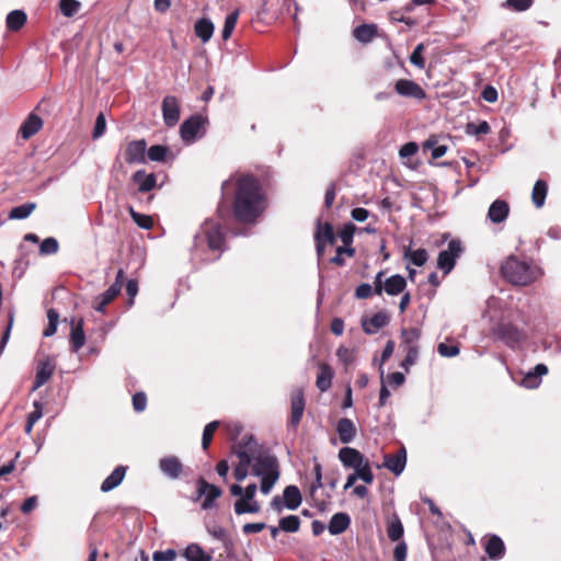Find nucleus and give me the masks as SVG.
<instances>
[{"label": "nucleus", "mask_w": 561, "mask_h": 561, "mask_svg": "<svg viewBox=\"0 0 561 561\" xmlns=\"http://www.w3.org/2000/svg\"><path fill=\"white\" fill-rule=\"evenodd\" d=\"M423 148L425 150L428 149L432 151L433 159L442 158L447 152V146L438 144V140L435 136L427 138L423 144Z\"/></svg>", "instance_id": "nucleus-39"}, {"label": "nucleus", "mask_w": 561, "mask_h": 561, "mask_svg": "<svg viewBox=\"0 0 561 561\" xmlns=\"http://www.w3.org/2000/svg\"><path fill=\"white\" fill-rule=\"evenodd\" d=\"M386 530H387L388 538L391 541L396 542V541H400L402 539L403 534H404V528H403L401 519L399 518V516L397 514H392L387 519Z\"/></svg>", "instance_id": "nucleus-26"}, {"label": "nucleus", "mask_w": 561, "mask_h": 561, "mask_svg": "<svg viewBox=\"0 0 561 561\" xmlns=\"http://www.w3.org/2000/svg\"><path fill=\"white\" fill-rule=\"evenodd\" d=\"M159 469L169 479H179L183 472V465L176 456H167L159 460Z\"/></svg>", "instance_id": "nucleus-14"}, {"label": "nucleus", "mask_w": 561, "mask_h": 561, "mask_svg": "<svg viewBox=\"0 0 561 561\" xmlns=\"http://www.w3.org/2000/svg\"><path fill=\"white\" fill-rule=\"evenodd\" d=\"M214 23L206 18H202L196 21L194 31L196 36L203 42L207 43L214 34Z\"/></svg>", "instance_id": "nucleus-30"}, {"label": "nucleus", "mask_w": 561, "mask_h": 561, "mask_svg": "<svg viewBox=\"0 0 561 561\" xmlns=\"http://www.w3.org/2000/svg\"><path fill=\"white\" fill-rule=\"evenodd\" d=\"M374 293V288L368 283H363L359 286H357L355 290V296L358 299H367L369 298Z\"/></svg>", "instance_id": "nucleus-63"}, {"label": "nucleus", "mask_w": 561, "mask_h": 561, "mask_svg": "<svg viewBox=\"0 0 561 561\" xmlns=\"http://www.w3.org/2000/svg\"><path fill=\"white\" fill-rule=\"evenodd\" d=\"M105 129H106L105 116L103 113H99V115L96 116L93 133H92L93 139H98V138L102 137L105 133Z\"/></svg>", "instance_id": "nucleus-57"}, {"label": "nucleus", "mask_w": 561, "mask_h": 561, "mask_svg": "<svg viewBox=\"0 0 561 561\" xmlns=\"http://www.w3.org/2000/svg\"><path fill=\"white\" fill-rule=\"evenodd\" d=\"M81 8V3L77 0H60L59 9L62 15L66 18H72L78 13Z\"/></svg>", "instance_id": "nucleus-45"}, {"label": "nucleus", "mask_w": 561, "mask_h": 561, "mask_svg": "<svg viewBox=\"0 0 561 561\" xmlns=\"http://www.w3.org/2000/svg\"><path fill=\"white\" fill-rule=\"evenodd\" d=\"M357 476H358V479L363 480L364 482L366 483H373L374 481V474L371 472V469H370V466H369V462L367 460H365L363 462V465H360L359 467H357L355 469Z\"/></svg>", "instance_id": "nucleus-55"}, {"label": "nucleus", "mask_w": 561, "mask_h": 561, "mask_svg": "<svg viewBox=\"0 0 561 561\" xmlns=\"http://www.w3.org/2000/svg\"><path fill=\"white\" fill-rule=\"evenodd\" d=\"M333 370L328 365L320 366V373L317 376L316 386L321 392H325L331 388L333 379Z\"/></svg>", "instance_id": "nucleus-33"}, {"label": "nucleus", "mask_w": 561, "mask_h": 561, "mask_svg": "<svg viewBox=\"0 0 561 561\" xmlns=\"http://www.w3.org/2000/svg\"><path fill=\"white\" fill-rule=\"evenodd\" d=\"M238 18H239V10H234L233 12H231L230 14H228L226 16L224 28L221 32V37L224 41H227L231 36V34L236 27V24L238 22Z\"/></svg>", "instance_id": "nucleus-43"}, {"label": "nucleus", "mask_w": 561, "mask_h": 561, "mask_svg": "<svg viewBox=\"0 0 561 561\" xmlns=\"http://www.w3.org/2000/svg\"><path fill=\"white\" fill-rule=\"evenodd\" d=\"M233 508L237 515H242L259 513L261 506L257 501L245 500V497L241 496L234 502Z\"/></svg>", "instance_id": "nucleus-34"}, {"label": "nucleus", "mask_w": 561, "mask_h": 561, "mask_svg": "<svg viewBox=\"0 0 561 561\" xmlns=\"http://www.w3.org/2000/svg\"><path fill=\"white\" fill-rule=\"evenodd\" d=\"M207 248L210 251H225V233L220 224H217L210 219H206L199 230L194 236V244L192 248V254L195 257H199L202 261H208L203 257L199 252Z\"/></svg>", "instance_id": "nucleus-2"}, {"label": "nucleus", "mask_w": 561, "mask_h": 561, "mask_svg": "<svg viewBox=\"0 0 561 561\" xmlns=\"http://www.w3.org/2000/svg\"><path fill=\"white\" fill-rule=\"evenodd\" d=\"M257 451V442L252 435H244L234 447V454L239 458L238 465L233 469V476L238 482H242L249 474V468H252L253 454Z\"/></svg>", "instance_id": "nucleus-5"}, {"label": "nucleus", "mask_w": 561, "mask_h": 561, "mask_svg": "<svg viewBox=\"0 0 561 561\" xmlns=\"http://www.w3.org/2000/svg\"><path fill=\"white\" fill-rule=\"evenodd\" d=\"M251 473L261 479L260 490L268 494L278 481L280 471L277 458L267 453L253 454Z\"/></svg>", "instance_id": "nucleus-4"}, {"label": "nucleus", "mask_w": 561, "mask_h": 561, "mask_svg": "<svg viewBox=\"0 0 561 561\" xmlns=\"http://www.w3.org/2000/svg\"><path fill=\"white\" fill-rule=\"evenodd\" d=\"M300 519L296 515H288L279 519V528L286 533H296L299 530Z\"/></svg>", "instance_id": "nucleus-44"}, {"label": "nucleus", "mask_w": 561, "mask_h": 561, "mask_svg": "<svg viewBox=\"0 0 561 561\" xmlns=\"http://www.w3.org/2000/svg\"><path fill=\"white\" fill-rule=\"evenodd\" d=\"M377 34V25L375 24H362L354 28L353 35L354 37L364 44H367L373 41V38Z\"/></svg>", "instance_id": "nucleus-31"}, {"label": "nucleus", "mask_w": 561, "mask_h": 561, "mask_svg": "<svg viewBox=\"0 0 561 561\" xmlns=\"http://www.w3.org/2000/svg\"><path fill=\"white\" fill-rule=\"evenodd\" d=\"M491 131V127L488 122L482 121L479 124L468 123L466 125V134L469 136L486 135Z\"/></svg>", "instance_id": "nucleus-46"}, {"label": "nucleus", "mask_w": 561, "mask_h": 561, "mask_svg": "<svg viewBox=\"0 0 561 561\" xmlns=\"http://www.w3.org/2000/svg\"><path fill=\"white\" fill-rule=\"evenodd\" d=\"M403 259L409 260L415 266H423L427 262L428 254L425 249L411 250L410 247H405Z\"/></svg>", "instance_id": "nucleus-36"}, {"label": "nucleus", "mask_w": 561, "mask_h": 561, "mask_svg": "<svg viewBox=\"0 0 561 561\" xmlns=\"http://www.w3.org/2000/svg\"><path fill=\"white\" fill-rule=\"evenodd\" d=\"M121 290L122 289L118 288V284H112L108 289L98 297V299H103L104 304H110L121 293Z\"/></svg>", "instance_id": "nucleus-62"}, {"label": "nucleus", "mask_w": 561, "mask_h": 561, "mask_svg": "<svg viewBox=\"0 0 561 561\" xmlns=\"http://www.w3.org/2000/svg\"><path fill=\"white\" fill-rule=\"evenodd\" d=\"M510 205L504 199L494 201L488 210V218L493 224H501L508 217Z\"/></svg>", "instance_id": "nucleus-21"}, {"label": "nucleus", "mask_w": 561, "mask_h": 561, "mask_svg": "<svg viewBox=\"0 0 561 561\" xmlns=\"http://www.w3.org/2000/svg\"><path fill=\"white\" fill-rule=\"evenodd\" d=\"M147 142L145 139L133 140L127 144L124 152L128 164H141L146 162Z\"/></svg>", "instance_id": "nucleus-10"}, {"label": "nucleus", "mask_w": 561, "mask_h": 561, "mask_svg": "<svg viewBox=\"0 0 561 561\" xmlns=\"http://www.w3.org/2000/svg\"><path fill=\"white\" fill-rule=\"evenodd\" d=\"M424 45L419 44L410 56V62L420 69H423L425 67V60L422 55Z\"/></svg>", "instance_id": "nucleus-56"}, {"label": "nucleus", "mask_w": 561, "mask_h": 561, "mask_svg": "<svg viewBox=\"0 0 561 561\" xmlns=\"http://www.w3.org/2000/svg\"><path fill=\"white\" fill-rule=\"evenodd\" d=\"M59 250V243L54 237H48L41 242L39 253L42 255H51Z\"/></svg>", "instance_id": "nucleus-49"}, {"label": "nucleus", "mask_w": 561, "mask_h": 561, "mask_svg": "<svg viewBox=\"0 0 561 561\" xmlns=\"http://www.w3.org/2000/svg\"><path fill=\"white\" fill-rule=\"evenodd\" d=\"M201 115H193L184 121L180 127V134L185 142H193L198 137L201 129L205 124Z\"/></svg>", "instance_id": "nucleus-11"}, {"label": "nucleus", "mask_w": 561, "mask_h": 561, "mask_svg": "<svg viewBox=\"0 0 561 561\" xmlns=\"http://www.w3.org/2000/svg\"><path fill=\"white\" fill-rule=\"evenodd\" d=\"M336 356L344 365H350L355 359V352L347 347L341 346L336 351Z\"/></svg>", "instance_id": "nucleus-58"}, {"label": "nucleus", "mask_w": 561, "mask_h": 561, "mask_svg": "<svg viewBox=\"0 0 561 561\" xmlns=\"http://www.w3.org/2000/svg\"><path fill=\"white\" fill-rule=\"evenodd\" d=\"M314 240H316V242L321 241L324 243L333 244L335 242V234H334L332 225L329 222L321 225V222L319 220L317 230L314 233Z\"/></svg>", "instance_id": "nucleus-37"}, {"label": "nucleus", "mask_w": 561, "mask_h": 561, "mask_svg": "<svg viewBox=\"0 0 561 561\" xmlns=\"http://www.w3.org/2000/svg\"><path fill=\"white\" fill-rule=\"evenodd\" d=\"M501 273L507 282L516 286L530 285L541 275L538 266L515 255L505 260L501 266Z\"/></svg>", "instance_id": "nucleus-3"}, {"label": "nucleus", "mask_w": 561, "mask_h": 561, "mask_svg": "<svg viewBox=\"0 0 561 561\" xmlns=\"http://www.w3.org/2000/svg\"><path fill=\"white\" fill-rule=\"evenodd\" d=\"M133 181L138 184L140 193H148L157 185V178L153 173H147L145 170H138L133 174Z\"/></svg>", "instance_id": "nucleus-23"}, {"label": "nucleus", "mask_w": 561, "mask_h": 561, "mask_svg": "<svg viewBox=\"0 0 561 561\" xmlns=\"http://www.w3.org/2000/svg\"><path fill=\"white\" fill-rule=\"evenodd\" d=\"M47 319L48 325L43 332L44 336L46 337L51 336L56 333L59 321V313L55 309L50 308L47 310Z\"/></svg>", "instance_id": "nucleus-47"}, {"label": "nucleus", "mask_w": 561, "mask_h": 561, "mask_svg": "<svg viewBox=\"0 0 561 561\" xmlns=\"http://www.w3.org/2000/svg\"><path fill=\"white\" fill-rule=\"evenodd\" d=\"M302 502V496L300 493V490L296 485H287L284 491L283 495H275L270 506L273 511L280 514L284 508L295 511L297 510Z\"/></svg>", "instance_id": "nucleus-7"}, {"label": "nucleus", "mask_w": 561, "mask_h": 561, "mask_svg": "<svg viewBox=\"0 0 561 561\" xmlns=\"http://www.w3.org/2000/svg\"><path fill=\"white\" fill-rule=\"evenodd\" d=\"M356 426L347 417L340 419L336 424V433L343 444H350L356 436Z\"/></svg>", "instance_id": "nucleus-22"}, {"label": "nucleus", "mask_w": 561, "mask_h": 561, "mask_svg": "<svg viewBox=\"0 0 561 561\" xmlns=\"http://www.w3.org/2000/svg\"><path fill=\"white\" fill-rule=\"evenodd\" d=\"M42 415H43L42 404L39 402H34V411L28 414L27 421L25 424L26 434H31L34 424L42 417Z\"/></svg>", "instance_id": "nucleus-52"}, {"label": "nucleus", "mask_w": 561, "mask_h": 561, "mask_svg": "<svg viewBox=\"0 0 561 561\" xmlns=\"http://www.w3.org/2000/svg\"><path fill=\"white\" fill-rule=\"evenodd\" d=\"M128 213L134 222L141 229L150 230L153 227V220L150 216L136 211L131 206L128 207Z\"/></svg>", "instance_id": "nucleus-42"}, {"label": "nucleus", "mask_w": 561, "mask_h": 561, "mask_svg": "<svg viewBox=\"0 0 561 561\" xmlns=\"http://www.w3.org/2000/svg\"><path fill=\"white\" fill-rule=\"evenodd\" d=\"M354 230L355 226L350 224L343 228V230L340 232L339 237L341 241L343 242L344 247H351L353 242L354 237Z\"/></svg>", "instance_id": "nucleus-60"}, {"label": "nucleus", "mask_w": 561, "mask_h": 561, "mask_svg": "<svg viewBox=\"0 0 561 561\" xmlns=\"http://www.w3.org/2000/svg\"><path fill=\"white\" fill-rule=\"evenodd\" d=\"M485 552L488 553L490 559H501L505 552V546L503 540L496 535L491 536L486 541Z\"/></svg>", "instance_id": "nucleus-29"}, {"label": "nucleus", "mask_w": 561, "mask_h": 561, "mask_svg": "<svg viewBox=\"0 0 561 561\" xmlns=\"http://www.w3.org/2000/svg\"><path fill=\"white\" fill-rule=\"evenodd\" d=\"M176 559V551L174 549H167L163 551H154L152 554L153 561H174Z\"/></svg>", "instance_id": "nucleus-61"}, {"label": "nucleus", "mask_w": 561, "mask_h": 561, "mask_svg": "<svg viewBox=\"0 0 561 561\" xmlns=\"http://www.w3.org/2000/svg\"><path fill=\"white\" fill-rule=\"evenodd\" d=\"M162 116L169 127L175 126L180 121V104L175 96L168 95L162 101Z\"/></svg>", "instance_id": "nucleus-13"}, {"label": "nucleus", "mask_w": 561, "mask_h": 561, "mask_svg": "<svg viewBox=\"0 0 561 561\" xmlns=\"http://www.w3.org/2000/svg\"><path fill=\"white\" fill-rule=\"evenodd\" d=\"M197 494L204 496L202 502L203 510H210L215 506L216 499L220 497L222 491L220 488L208 483L204 478L197 480Z\"/></svg>", "instance_id": "nucleus-9"}, {"label": "nucleus", "mask_w": 561, "mask_h": 561, "mask_svg": "<svg viewBox=\"0 0 561 561\" xmlns=\"http://www.w3.org/2000/svg\"><path fill=\"white\" fill-rule=\"evenodd\" d=\"M405 287L407 279L402 275L396 274L385 279L383 291L389 296H397L401 294Z\"/></svg>", "instance_id": "nucleus-25"}, {"label": "nucleus", "mask_w": 561, "mask_h": 561, "mask_svg": "<svg viewBox=\"0 0 561 561\" xmlns=\"http://www.w3.org/2000/svg\"><path fill=\"white\" fill-rule=\"evenodd\" d=\"M35 208H36L35 203H25V204L19 205L16 207H13L10 210L9 218L10 219H19V220L25 219L32 214V211Z\"/></svg>", "instance_id": "nucleus-41"}, {"label": "nucleus", "mask_w": 561, "mask_h": 561, "mask_svg": "<svg viewBox=\"0 0 561 561\" xmlns=\"http://www.w3.org/2000/svg\"><path fill=\"white\" fill-rule=\"evenodd\" d=\"M405 352H407V355L401 363V367L405 371H409L410 367L413 366L419 358V347H414V346L407 347Z\"/></svg>", "instance_id": "nucleus-54"}, {"label": "nucleus", "mask_w": 561, "mask_h": 561, "mask_svg": "<svg viewBox=\"0 0 561 561\" xmlns=\"http://www.w3.org/2000/svg\"><path fill=\"white\" fill-rule=\"evenodd\" d=\"M350 524L351 518L346 513H336L331 517L328 529L331 535H340L348 528Z\"/></svg>", "instance_id": "nucleus-27"}, {"label": "nucleus", "mask_w": 561, "mask_h": 561, "mask_svg": "<svg viewBox=\"0 0 561 561\" xmlns=\"http://www.w3.org/2000/svg\"><path fill=\"white\" fill-rule=\"evenodd\" d=\"M339 459L343 466L356 469L366 460L364 456L355 448L343 447L339 451Z\"/></svg>", "instance_id": "nucleus-20"}, {"label": "nucleus", "mask_w": 561, "mask_h": 561, "mask_svg": "<svg viewBox=\"0 0 561 561\" xmlns=\"http://www.w3.org/2000/svg\"><path fill=\"white\" fill-rule=\"evenodd\" d=\"M408 552V546L404 541H399L393 550V558L396 561H405Z\"/></svg>", "instance_id": "nucleus-64"}, {"label": "nucleus", "mask_w": 561, "mask_h": 561, "mask_svg": "<svg viewBox=\"0 0 561 561\" xmlns=\"http://www.w3.org/2000/svg\"><path fill=\"white\" fill-rule=\"evenodd\" d=\"M168 152V148L162 145H153L149 149H147V157L151 161L161 162L165 159Z\"/></svg>", "instance_id": "nucleus-51"}, {"label": "nucleus", "mask_w": 561, "mask_h": 561, "mask_svg": "<svg viewBox=\"0 0 561 561\" xmlns=\"http://www.w3.org/2000/svg\"><path fill=\"white\" fill-rule=\"evenodd\" d=\"M437 352L440 356L454 357L459 354L460 350L457 345H448L446 343H439L437 346Z\"/></svg>", "instance_id": "nucleus-59"}, {"label": "nucleus", "mask_w": 561, "mask_h": 561, "mask_svg": "<svg viewBox=\"0 0 561 561\" xmlns=\"http://www.w3.org/2000/svg\"><path fill=\"white\" fill-rule=\"evenodd\" d=\"M183 556L187 561H211L213 559L211 554L206 553L197 543L188 545L185 548Z\"/></svg>", "instance_id": "nucleus-32"}, {"label": "nucleus", "mask_w": 561, "mask_h": 561, "mask_svg": "<svg viewBox=\"0 0 561 561\" xmlns=\"http://www.w3.org/2000/svg\"><path fill=\"white\" fill-rule=\"evenodd\" d=\"M218 426H219L218 421H213L205 426L204 432H203V437H202L203 449L206 450L209 447L213 436H214V433Z\"/></svg>", "instance_id": "nucleus-53"}, {"label": "nucleus", "mask_w": 561, "mask_h": 561, "mask_svg": "<svg viewBox=\"0 0 561 561\" xmlns=\"http://www.w3.org/2000/svg\"><path fill=\"white\" fill-rule=\"evenodd\" d=\"M401 336L404 348L411 346L419 347L417 342L421 337V330L417 328L402 329Z\"/></svg>", "instance_id": "nucleus-40"}, {"label": "nucleus", "mask_w": 561, "mask_h": 561, "mask_svg": "<svg viewBox=\"0 0 561 561\" xmlns=\"http://www.w3.org/2000/svg\"><path fill=\"white\" fill-rule=\"evenodd\" d=\"M493 335L512 350L518 348L526 339L525 332L511 322H500Z\"/></svg>", "instance_id": "nucleus-6"}, {"label": "nucleus", "mask_w": 561, "mask_h": 561, "mask_svg": "<svg viewBox=\"0 0 561 561\" xmlns=\"http://www.w3.org/2000/svg\"><path fill=\"white\" fill-rule=\"evenodd\" d=\"M396 92L404 98H412L415 100H424L426 98V92L424 89L413 80L409 79H399L394 83Z\"/></svg>", "instance_id": "nucleus-12"}, {"label": "nucleus", "mask_w": 561, "mask_h": 561, "mask_svg": "<svg viewBox=\"0 0 561 561\" xmlns=\"http://www.w3.org/2000/svg\"><path fill=\"white\" fill-rule=\"evenodd\" d=\"M305 411V397L301 389H297L291 394V412H290V425L297 427L301 421Z\"/></svg>", "instance_id": "nucleus-17"}, {"label": "nucleus", "mask_w": 561, "mask_h": 561, "mask_svg": "<svg viewBox=\"0 0 561 561\" xmlns=\"http://www.w3.org/2000/svg\"><path fill=\"white\" fill-rule=\"evenodd\" d=\"M55 370V365L50 360H42L36 369L35 380L33 385V390L38 389L43 385H45L50 377L53 376Z\"/></svg>", "instance_id": "nucleus-24"}, {"label": "nucleus", "mask_w": 561, "mask_h": 561, "mask_svg": "<svg viewBox=\"0 0 561 561\" xmlns=\"http://www.w3.org/2000/svg\"><path fill=\"white\" fill-rule=\"evenodd\" d=\"M233 210L241 222H254L264 211L266 201L259 181L253 175H243L237 180Z\"/></svg>", "instance_id": "nucleus-1"}, {"label": "nucleus", "mask_w": 561, "mask_h": 561, "mask_svg": "<svg viewBox=\"0 0 561 561\" xmlns=\"http://www.w3.org/2000/svg\"><path fill=\"white\" fill-rule=\"evenodd\" d=\"M462 252V245L459 240H451L448 248L438 253L437 267L444 272V275L449 274L455 267L457 257Z\"/></svg>", "instance_id": "nucleus-8"}, {"label": "nucleus", "mask_w": 561, "mask_h": 561, "mask_svg": "<svg viewBox=\"0 0 561 561\" xmlns=\"http://www.w3.org/2000/svg\"><path fill=\"white\" fill-rule=\"evenodd\" d=\"M42 127L43 119L37 114L31 113L20 126L19 135L26 140L38 133Z\"/></svg>", "instance_id": "nucleus-19"}, {"label": "nucleus", "mask_w": 561, "mask_h": 561, "mask_svg": "<svg viewBox=\"0 0 561 561\" xmlns=\"http://www.w3.org/2000/svg\"><path fill=\"white\" fill-rule=\"evenodd\" d=\"M407 465V450L402 447L396 455H385L383 466L394 476H400Z\"/></svg>", "instance_id": "nucleus-16"}, {"label": "nucleus", "mask_w": 561, "mask_h": 561, "mask_svg": "<svg viewBox=\"0 0 561 561\" xmlns=\"http://www.w3.org/2000/svg\"><path fill=\"white\" fill-rule=\"evenodd\" d=\"M70 324H71L70 341H69L70 347H71L72 352L77 353L83 347V345L85 343V333L83 330L84 321L82 318H80L78 320L72 318L70 321Z\"/></svg>", "instance_id": "nucleus-15"}, {"label": "nucleus", "mask_w": 561, "mask_h": 561, "mask_svg": "<svg viewBox=\"0 0 561 561\" xmlns=\"http://www.w3.org/2000/svg\"><path fill=\"white\" fill-rule=\"evenodd\" d=\"M533 4L534 0H506L503 7L514 12H524L531 8Z\"/></svg>", "instance_id": "nucleus-50"}, {"label": "nucleus", "mask_w": 561, "mask_h": 561, "mask_svg": "<svg viewBox=\"0 0 561 561\" xmlns=\"http://www.w3.org/2000/svg\"><path fill=\"white\" fill-rule=\"evenodd\" d=\"M548 193V184L543 180H537L531 192V201L537 208L545 205Z\"/></svg>", "instance_id": "nucleus-35"}, {"label": "nucleus", "mask_w": 561, "mask_h": 561, "mask_svg": "<svg viewBox=\"0 0 561 561\" xmlns=\"http://www.w3.org/2000/svg\"><path fill=\"white\" fill-rule=\"evenodd\" d=\"M345 254L348 255L350 257L354 256L355 249L352 247H337L336 254L330 259V262L337 266H343L345 264Z\"/></svg>", "instance_id": "nucleus-48"}, {"label": "nucleus", "mask_w": 561, "mask_h": 561, "mask_svg": "<svg viewBox=\"0 0 561 561\" xmlns=\"http://www.w3.org/2000/svg\"><path fill=\"white\" fill-rule=\"evenodd\" d=\"M27 16L22 10H13L7 15V27L10 31H19L25 23Z\"/></svg>", "instance_id": "nucleus-38"}, {"label": "nucleus", "mask_w": 561, "mask_h": 561, "mask_svg": "<svg viewBox=\"0 0 561 561\" xmlns=\"http://www.w3.org/2000/svg\"><path fill=\"white\" fill-rule=\"evenodd\" d=\"M126 473V469L123 466H117L113 472L102 482L101 484V491L102 492H110L116 486H118Z\"/></svg>", "instance_id": "nucleus-28"}, {"label": "nucleus", "mask_w": 561, "mask_h": 561, "mask_svg": "<svg viewBox=\"0 0 561 561\" xmlns=\"http://www.w3.org/2000/svg\"><path fill=\"white\" fill-rule=\"evenodd\" d=\"M390 321L389 314L386 311H379L373 314L369 319L362 321L363 330L366 334H375L380 329L386 327Z\"/></svg>", "instance_id": "nucleus-18"}]
</instances>
